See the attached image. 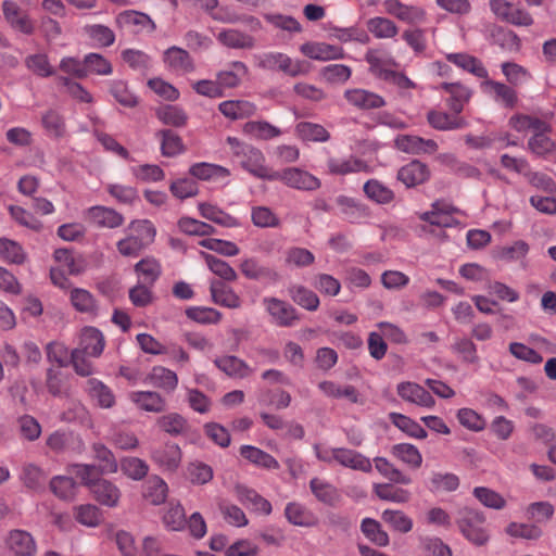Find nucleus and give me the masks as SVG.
Segmentation results:
<instances>
[{
    "instance_id": "17",
    "label": "nucleus",
    "mask_w": 556,
    "mask_h": 556,
    "mask_svg": "<svg viewBox=\"0 0 556 556\" xmlns=\"http://www.w3.org/2000/svg\"><path fill=\"white\" fill-rule=\"evenodd\" d=\"M552 130H538L527 142V149L538 157L549 159L556 155V140L549 137Z\"/></svg>"
},
{
    "instance_id": "8",
    "label": "nucleus",
    "mask_w": 556,
    "mask_h": 556,
    "mask_svg": "<svg viewBox=\"0 0 556 556\" xmlns=\"http://www.w3.org/2000/svg\"><path fill=\"white\" fill-rule=\"evenodd\" d=\"M431 177V170L426 163L413 160L400 167L396 179L407 188H415L426 184Z\"/></svg>"
},
{
    "instance_id": "30",
    "label": "nucleus",
    "mask_w": 556,
    "mask_h": 556,
    "mask_svg": "<svg viewBox=\"0 0 556 556\" xmlns=\"http://www.w3.org/2000/svg\"><path fill=\"white\" fill-rule=\"evenodd\" d=\"M218 110L225 117L236 121L254 115L256 106L245 100H227L219 103Z\"/></svg>"
},
{
    "instance_id": "61",
    "label": "nucleus",
    "mask_w": 556,
    "mask_h": 556,
    "mask_svg": "<svg viewBox=\"0 0 556 556\" xmlns=\"http://www.w3.org/2000/svg\"><path fill=\"white\" fill-rule=\"evenodd\" d=\"M50 489L61 500H72L76 493V482L66 476H56L50 481Z\"/></svg>"
},
{
    "instance_id": "39",
    "label": "nucleus",
    "mask_w": 556,
    "mask_h": 556,
    "mask_svg": "<svg viewBox=\"0 0 556 556\" xmlns=\"http://www.w3.org/2000/svg\"><path fill=\"white\" fill-rule=\"evenodd\" d=\"M295 135L303 141L326 142L330 139L329 131L323 125L311 122L296 124Z\"/></svg>"
},
{
    "instance_id": "36",
    "label": "nucleus",
    "mask_w": 556,
    "mask_h": 556,
    "mask_svg": "<svg viewBox=\"0 0 556 556\" xmlns=\"http://www.w3.org/2000/svg\"><path fill=\"white\" fill-rule=\"evenodd\" d=\"M167 484L157 476L150 477L143 484L142 495L152 505H161L167 497Z\"/></svg>"
},
{
    "instance_id": "18",
    "label": "nucleus",
    "mask_w": 556,
    "mask_h": 556,
    "mask_svg": "<svg viewBox=\"0 0 556 556\" xmlns=\"http://www.w3.org/2000/svg\"><path fill=\"white\" fill-rule=\"evenodd\" d=\"M2 11L5 20L12 28L30 35L34 33V24L27 14H22L18 5L11 0H4L2 2Z\"/></svg>"
},
{
    "instance_id": "2",
    "label": "nucleus",
    "mask_w": 556,
    "mask_h": 556,
    "mask_svg": "<svg viewBox=\"0 0 556 556\" xmlns=\"http://www.w3.org/2000/svg\"><path fill=\"white\" fill-rule=\"evenodd\" d=\"M232 155L238 159L240 165L256 178L270 180L273 172L265 165V156L263 152L251 146L240 141L236 137H228Z\"/></svg>"
},
{
    "instance_id": "45",
    "label": "nucleus",
    "mask_w": 556,
    "mask_h": 556,
    "mask_svg": "<svg viewBox=\"0 0 556 556\" xmlns=\"http://www.w3.org/2000/svg\"><path fill=\"white\" fill-rule=\"evenodd\" d=\"M509 125L518 132L538 130H552L551 124L532 115H515L510 117Z\"/></svg>"
},
{
    "instance_id": "25",
    "label": "nucleus",
    "mask_w": 556,
    "mask_h": 556,
    "mask_svg": "<svg viewBox=\"0 0 556 556\" xmlns=\"http://www.w3.org/2000/svg\"><path fill=\"white\" fill-rule=\"evenodd\" d=\"M163 61L167 67L177 73L186 74L194 70V64L189 52L176 46L165 50Z\"/></svg>"
},
{
    "instance_id": "20",
    "label": "nucleus",
    "mask_w": 556,
    "mask_h": 556,
    "mask_svg": "<svg viewBox=\"0 0 556 556\" xmlns=\"http://www.w3.org/2000/svg\"><path fill=\"white\" fill-rule=\"evenodd\" d=\"M130 401L141 410L162 413L166 409V400L155 391H134Z\"/></svg>"
},
{
    "instance_id": "12",
    "label": "nucleus",
    "mask_w": 556,
    "mask_h": 556,
    "mask_svg": "<svg viewBox=\"0 0 556 556\" xmlns=\"http://www.w3.org/2000/svg\"><path fill=\"white\" fill-rule=\"evenodd\" d=\"M105 341L102 332L94 327H85L79 334L78 346L75 350L87 353L90 357H99Z\"/></svg>"
},
{
    "instance_id": "9",
    "label": "nucleus",
    "mask_w": 556,
    "mask_h": 556,
    "mask_svg": "<svg viewBox=\"0 0 556 556\" xmlns=\"http://www.w3.org/2000/svg\"><path fill=\"white\" fill-rule=\"evenodd\" d=\"M397 150L408 154H431L438 151V143L432 139H424L414 135H399L394 139Z\"/></svg>"
},
{
    "instance_id": "14",
    "label": "nucleus",
    "mask_w": 556,
    "mask_h": 556,
    "mask_svg": "<svg viewBox=\"0 0 556 556\" xmlns=\"http://www.w3.org/2000/svg\"><path fill=\"white\" fill-rule=\"evenodd\" d=\"M344 98L351 105L359 110L379 109L386 104L381 96L361 88L345 90Z\"/></svg>"
},
{
    "instance_id": "5",
    "label": "nucleus",
    "mask_w": 556,
    "mask_h": 556,
    "mask_svg": "<svg viewBox=\"0 0 556 556\" xmlns=\"http://www.w3.org/2000/svg\"><path fill=\"white\" fill-rule=\"evenodd\" d=\"M256 66L266 71H280L285 74L296 77L304 74L302 63L293 61L290 56L281 52H265L255 55Z\"/></svg>"
},
{
    "instance_id": "10",
    "label": "nucleus",
    "mask_w": 556,
    "mask_h": 556,
    "mask_svg": "<svg viewBox=\"0 0 556 556\" xmlns=\"http://www.w3.org/2000/svg\"><path fill=\"white\" fill-rule=\"evenodd\" d=\"M116 23L121 27L130 28L134 33H153L156 28L151 17L139 11L126 10L116 16Z\"/></svg>"
},
{
    "instance_id": "29",
    "label": "nucleus",
    "mask_w": 556,
    "mask_h": 556,
    "mask_svg": "<svg viewBox=\"0 0 556 556\" xmlns=\"http://www.w3.org/2000/svg\"><path fill=\"white\" fill-rule=\"evenodd\" d=\"M248 73L249 68L243 62L233 61L229 64L228 68L216 74V79L223 90L225 88H236Z\"/></svg>"
},
{
    "instance_id": "43",
    "label": "nucleus",
    "mask_w": 556,
    "mask_h": 556,
    "mask_svg": "<svg viewBox=\"0 0 556 556\" xmlns=\"http://www.w3.org/2000/svg\"><path fill=\"white\" fill-rule=\"evenodd\" d=\"M368 199L378 204H389L394 200V192L377 179H369L363 186Z\"/></svg>"
},
{
    "instance_id": "47",
    "label": "nucleus",
    "mask_w": 556,
    "mask_h": 556,
    "mask_svg": "<svg viewBox=\"0 0 556 556\" xmlns=\"http://www.w3.org/2000/svg\"><path fill=\"white\" fill-rule=\"evenodd\" d=\"M156 425L161 430L174 437L184 434L189 429L187 419L177 413L161 416L157 418Z\"/></svg>"
},
{
    "instance_id": "3",
    "label": "nucleus",
    "mask_w": 556,
    "mask_h": 556,
    "mask_svg": "<svg viewBox=\"0 0 556 556\" xmlns=\"http://www.w3.org/2000/svg\"><path fill=\"white\" fill-rule=\"evenodd\" d=\"M456 525L460 533L476 546H483L490 540L485 527V516L482 511L464 507L457 513Z\"/></svg>"
},
{
    "instance_id": "60",
    "label": "nucleus",
    "mask_w": 556,
    "mask_h": 556,
    "mask_svg": "<svg viewBox=\"0 0 556 556\" xmlns=\"http://www.w3.org/2000/svg\"><path fill=\"white\" fill-rule=\"evenodd\" d=\"M178 228L189 236L206 237L215 233V228L212 225L191 217H181L178 220Z\"/></svg>"
},
{
    "instance_id": "44",
    "label": "nucleus",
    "mask_w": 556,
    "mask_h": 556,
    "mask_svg": "<svg viewBox=\"0 0 556 556\" xmlns=\"http://www.w3.org/2000/svg\"><path fill=\"white\" fill-rule=\"evenodd\" d=\"M288 292L294 303L307 311L314 312L319 306V298L317 294L304 286H291Z\"/></svg>"
},
{
    "instance_id": "56",
    "label": "nucleus",
    "mask_w": 556,
    "mask_h": 556,
    "mask_svg": "<svg viewBox=\"0 0 556 556\" xmlns=\"http://www.w3.org/2000/svg\"><path fill=\"white\" fill-rule=\"evenodd\" d=\"M201 255L210 270L216 276L225 281H235L237 279L236 270L227 262L205 252H201Z\"/></svg>"
},
{
    "instance_id": "22",
    "label": "nucleus",
    "mask_w": 556,
    "mask_h": 556,
    "mask_svg": "<svg viewBox=\"0 0 556 556\" xmlns=\"http://www.w3.org/2000/svg\"><path fill=\"white\" fill-rule=\"evenodd\" d=\"M397 394L407 402L424 407L434 405L433 396L421 386L414 382H402L397 386Z\"/></svg>"
},
{
    "instance_id": "31",
    "label": "nucleus",
    "mask_w": 556,
    "mask_h": 556,
    "mask_svg": "<svg viewBox=\"0 0 556 556\" xmlns=\"http://www.w3.org/2000/svg\"><path fill=\"white\" fill-rule=\"evenodd\" d=\"M427 121L431 127L437 130L463 129L468 126V122L462 116H453L445 112L429 111Z\"/></svg>"
},
{
    "instance_id": "38",
    "label": "nucleus",
    "mask_w": 556,
    "mask_h": 556,
    "mask_svg": "<svg viewBox=\"0 0 556 556\" xmlns=\"http://www.w3.org/2000/svg\"><path fill=\"white\" fill-rule=\"evenodd\" d=\"M287 520L299 527H313L316 525L314 515L300 503H288L285 508Z\"/></svg>"
},
{
    "instance_id": "6",
    "label": "nucleus",
    "mask_w": 556,
    "mask_h": 556,
    "mask_svg": "<svg viewBox=\"0 0 556 556\" xmlns=\"http://www.w3.org/2000/svg\"><path fill=\"white\" fill-rule=\"evenodd\" d=\"M262 303L278 327H293L300 319L296 309L288 302L275 296H265Z\"/></svg>"
},
{
    "instance_id": "41",
    "label": "nucleus",
    "mask_w": 556,
    "mask_h": 556,
    "mask_svg": "<svg viewBox=\"0 0 556 556\" xmlns=\"http://www.w3.org/2000/svg\"><path fill=\"white\" fill-rule=\"evenodd\" d=\"M447 61L455 64L456 66L468 71L479 78H485L488 71L477 58L467 53H451L446 56Z\"/></svg>"
},
{
    "instance_id": "42",
    "label": "nucleus",
    "mask_w": 556,
    "mask_h": 556,
    "mask_svg": "<svg viewBox=\"0 0 556 556\" xmlns=\"http://www.w3.org/2000/svg\"><path fill=\"white\" fill-rule=\"evenodd\" d=\"M367 29L378 39H391L399 34L396 24L387 17H371L366 23Z\"/></svg>"
},
{
    "instance_id": "58",
    "label": "nucleus",
    "mask_w": 556,
    "mask_h": 556,
    "mask_svg": "<svg viewBox=\"0 0 556 556\" xmlns=\"http://www.w3.org/2000/svg\"><path fill=\"white\" fill-rule=\"evenodd\" d=\"M376 495L383 501L393 503H406L410 498V493L402 488H396L390 483L375 484L374 486Z\"/></svg>"
},
{
    "instance_id": "50",
    "label": "nucleus",
    "mask_w": 556,
    "mask_h": 556,
    "mask_svg": "<svg viewBox=\"0 0 556 556\" xmlns=\"http://www.w3.org/2000/svg\"><path fill=\"white\" fill-rule=\"evenodd\" d=\"M93 458L99 463L96 465L102 473H114L118 469V464L113 453L103 444L94 443L91 446Z\"/></svg>"
},
{
    "instance_id": "23",
    "label": "nucleus",
    "mask_w": 556,
    "mask_h": 556,
    "mask_svg": "<svg viewBox=\"0 0 556 556\" xmlns=\"http://www.w3.org/2000/svg\"><path fill=\"white\" fill-rule=\"evenodd\" d=\"M241 273L252 280H264L268 282H277L280 279V275L270 267L263 266L256 258H245L240 264Z\"/></svg>"
},
{
    "instance_id": "48",
    "label": "nucleus",
    "mask_w": 556,
    "mask_h": 556,
    "mask_svg": "<svg viewBox=\"0 0 556 556\" xmlns=\"http://www.w3.org/2000/svg\"><path fill=\"white\" fill-rule=\"evenodd\" d=\"M41 125L50 137L62 138L66 134L64 117L55 110H48L42 113Z\"/></svg>"
},
{
    "instance_id": "62",
    "label": "nucleus",
    "mask_w": 556,
    "mask_h": 556,
    "mask_svg": "<svg viewBox=\"0 0 556 556\" xmlns=\"http://www.w3.org/2000/svg\"><path fill=\"white\" fill-rule=\"evenodd\" d=\"M390 418L399 429L406 432L410 437L417 439L427 438V431L419 424H417L409 417L397 413H391Z\"/></svg>"
},
{
    "instance_id": "26",
    "label": "nucleus",
    "mask_w": 556,
    "mask_h": 556,
    "mask_svg": "<svg viewBox=\"0 0 556 556\" xmlns=\"http://www.w3.org/2000/svg\"><path fill=\"white\" fill-rule=\"evenodd\" d=\"M90 492L98 503L108 507H116L122 495L118 486L106 479L93 483Z\"/></svg>"
},
{
    "instance_id": "34",
    "label": "nucleus",
    "mask_w": 556,
    "mask_h": 556,
    "mask_svg": "<svg viewBox=\"0 0 556 556\" xmlns=\"http://www.w3.org/2000/svg\"><path fill=\"white\" fill-rule=\"evenodd\" d=\"M365 60L369 64V72L382 80L391 73L390 66L395 65L393 59L383 56L380 51L375 49H369L366 52Z\"/></svg>"
},
{
    "instance_id": "63",
    "label": "nucleus",
    "mask_w": 556,
    "mask_h": 556,
    "mask_svg": "<svg viewBox=\"0 0 556 556\" xmlns=\"http://www.w3.org/2000/svg\"><path fill=\"white\" fill-rule=\"evenodd\" d=\"M392 454L414 468L420 467L422 463L421 454L418 448L412 444H396L392 447Z\"/></svg>"
},
{
    "instance_id": "37",
    "label": "nucleus",
    "mask_w": 556,
    "mask_h": 556,
    "mask_svg": "<svg viewBox=\"0 0 556 556\" xmlns=\"http://www.w3.org/2000/svg\"><path fill=\"white\" fill-rule=\"evenodd\" d=\"M240 455L258 467L265 469L279 468V463L270 454L258 447L252 445H242L240 447Z\"/></svg>"
},
{
    "instance_id": "24",
    "label": "nucleus",
    "mask_w": 556,
    "mask_h": 556,
    "mask_svg": "<svg viewBox=\"0 0 556 556\" xmlns=\"http://www.w3.org/2000/svg\"><path fill=\"white\" fill-rule=\"evenodd\" d=\"M217 40L225 47L230 49L251 50L256 46L253 36L241 31L237 28H228L217 34Z\"/></svg>"
},
{
    "instance_id": "15",
    "label": "nucleus",
    "mask_w": 556,
    "mask_h": 556,
    "mask_svg": "<svg viewBox=\"0 0 556 556\" xmlns=\"http://www.w3.org/2000/svg\"><path fill=\"white\" fill-rule=\"evenodd\" d=\"M336 203L340 210V213L350 223H358L359 220L368 218L371 215L370 208L354 198L339 195L336 198Z\"/></svg>"
},
{
    "instance_id": "59",
    "label": "nucleus",
    "mask_w": 556,
    "mask_h": 556,
    "mask_svg": "<svg viewBox=\"0 0 556 556\" xmlns=\"http://www.w3.org/2000/svg\"><path fill=\"white\" fill-rule=\"evenodd\" d=\"M161 137L162 154L167 157L175 156L184 151L181 138L170 129H162L157 132Z\"/></svg>"
},
{
    "instance_id": "57",
    "label": "nucleus",
    "mask_w": 556,
    "mask_h": 556,
    "mask_svg": "<svg viewBox=\"0 0 556 556\" xmlns=\"http://www.w3.org/2000/svg\"><path fill=\"white\" fill-rule=\"evenodd\" d=\"M0 256L12 264L21 265L26 260V253L22 245L7 238H0Z\"/></svg>"
},
{
    "instance_id": "11",
    "label": "nucleus",
    "mask_w": 556,
    "mask_h": 556,
    "mask_svg": "<svg viewBox=\"0 0 556 556\" xmlns=\"http://www.w3.org/2000/svg\"><path fill=\"white\" fill-rule=\"evenodd\" d=\"M8 549L15 556H34L37 545L33 535L24 530H12L5 539Z\"/></svg>"
},
{
    "instance_id": "7",
    "label": "nucleus",
    "mask_w": 556,
    "mask_h": 556,
    "mask_svg": "<svg viewBox=\"0 0 556 556\" xmlns=\"http://www.w3.org/2000/svg\"><path fill=\"white\" fill-rule=\"evenodd\" d=\"M383 8L387 14L409 25L422 24L427 18L426 11L421 7L408 5L400 0H386Z\"/></svg>"
},
{
    "instance_id": "46",
    "label": "nucleus",
    "mask_w": 556,
    "mask_h": 556,
    "mask_svg": "<svg viewBox=\"0 0 556 556\" xmlns=\"http://www.w3.org/2000/svg\"><path fill=\"white\" fill-rule=\"evenodd\" d=\"M309 488L316 498L327 505H334L340 500L337 488L323 479L313 478Z\"/></svg>"
},
{
    "instance_id": "13",
    "label": "nucleus",
    "mask_w": 556,
    "mask_h": 556,
    "mask_svg": "<svg viewBox=\"0 0 556 556\" xmlns=\"http://www.w3.org/2000/svg\"><path fill=\"white\" fill-rule=\"evenodd\" d=\"M151 458L163 470L175 471L181 462V451L177 444L166 443L154 448Z\"/></svg>"
},
{
    "instance_id": "21",
    "label": "nucleus",
    "mask_w": 556,
    "mask_h": 556,
    "mask_svg": "<svg viewBox=\"0 0 556 556\" xmlns=\"http://www.w3.org/2000/svg\"><path fill=\"white\" fill-rule=\"evenodd\" d=\"M210 292L215 304L228 307L239 308L241 299L235 290L222 280L214 279L210 283Z\"/></svg>"
},
{
    "instance_id": "35",
    "label": "nucleus",
    "mask_w": 556,
    "mask_h": 556,
    "mask_svg": "<svg viewBox=\"0 0 556 556\" xmlns=\"http://www.w3.org/2000/svg\"><path fill=\"white\" fill-rule=\"evenodd\" d=\"M214 363L218 369L224 371L229 377L244 378L252 372V369L244 361L233 355L218 357L214 361Z\"/></svg>"
},
{
    "instance_id": "54",
    "label": "nucleus",
    "mask_w": 556,
    "mask_h": 556,
    "mask_svg": "<svg viewBox=\"0 0 556 556\" xmlns=\"http://www.w3.org/2000/svg\"><path fill=\"white\" fill-rule=\"evenodd\" d=\"M157 118L165 125L182 127L186 125L188 115L176 105L166 104L156 111Z\"/></svg>"
},
{
    "instance_id": "1",
    "label": "nucleus",
    "mask_w": 556,
    "mask_h": 556,
    "mask_svg": "<svg viewBox=\"0 0 556 556\" xmlns=\"http://www.w3.org/2000/svg\"><path fill=\"white\" fill-rule=\"evenodd\" d=\"M124 232L125 237L116 242V249L125 257H138L156 236V229L149 219L131 220Z\"/></svg>"
},
{
    "instance_id": "4",
    "label": "nucleus",
    "mask_w": 556,
    "mask_h": 556,
    "mask_svg": "<svg viewBox=\"0 0 556 556\" xmlns=\"http://www.w3.org/2000/svg\"><path fill=\"white\" fill-rule=\"evenodd\" d=\"M274 180H279L289 188L302 191H314L321 186L319 178L299 167H288L280 172L274 170L270 181Z\"/></svg>"
},
{
    "instance_id": "28",
    "label": "nucleus",
    "mask_w": 556,
    "mask_h": 556,
    "mask_svg": "<svg viewBox=\"0 0 556 556\" xmlns=\"http://www.w3.org/2000/svg\"><path fill=\"white\" fill-rule=\"evenodd\" d=\"M89 220L98 226L105 228H117L124 224V216L113 208L105 206H93L88 210Z\"/></svg>"
},
{
    "instance_id": "27",
    "label": "nucleus",
    "mask_w": 556,
    "mask_h": 556,
    "mask_svg": "<svg viewBox=\"0 0 556 556\" xmlns=\"http://www.w3.org/2000/svg\"><path fill=\"white\" fill-rule=\"evenodd\" d=\"M336 462L346 468L370 472L372 469L371 462L355 450L345 447H337Z\"/></svg>"
},
{
    "instance_id": "49",
    "label": "nucleus",
    "mask_w": 556,
    "mask_h": 556,
    "mask_svg": "<svg viewBox=\"0 0 556 556\" xmlns=\"http://www.w3.org/2000/svg\"><path fill=\"white\" fill-rule=\"evenodd\" d=\"M361 531L377 546L384 547L390 543L388 533L382 529L380 522L372 518H365L362 520Z\"/></svg>"
},
{
    "instance_id": "55",
    "label": "nucleus",
    "mask_w": 556,
    "mask_h": 556,
    "mask_svg": "<svg viewBox=\"0 0 556 556\" xmlns=\"http://www.w3.org/2000/svg\"><path fill=\"white\" fill-rule=\"evenodd\" d=\"M381 518L396 532L407 533L413 529V519L402 510L386 509Z\"/></svg>"
},
{
    "instance_id": "52",
    "label": "nucleus",
    "mask_w": 556,
    "mask_h": 556,
    "mask_svg": "<svg viewBox=\"0 0 556 556\" xmlns=\"http://www.w3.org/2000/svg\"><path fill=\"white\" fill-rule=\"evenodd\" d=\"M87 390L90 396L103 408H110L115 403V397L109 387L97 379L87 381Z\"/></svg>"
},
{
    "instance_id": "32",
    "label": "nucleus",
    "mask_w": 556,
    "mask_h": 556,
    "mask_svg": "<svg viewBox=\"0 0 556 556\" xmlns=\"http://www.w3.org/2000/svg\"><path fill=\"white\" fill-rule=\"evenodd\" d=\"M146 382L155 388L162 389L167 393H172L178 384L177 375L165 367L155 366L146 378Z\"/></svg>"
},
{
    "instance_id": "51",
    "label": "nucleus",
    "mask_w": 556,
    "mask_h": 556,
    "mask_svg": "<svg viewBox=\"0 0 556 556\" xmlns=\"http://www.w3.org/2000/svg\"><path fill=\"white\" fill-rule=\"evenodd\" d=\"M189 174L200 180L225 178L230 175L228 168L211 163H195L189 168Z\"/></svg>"
},
{
    "instance_id": "64",
    "label": "nucleus",
    "mask_w": 556,
    "mask_h": 556,
    "mask_svg": "<svg viewBox=\"0 0 556 556\" xmlns=\"http://www.w3.org/2000/svg\"><path fill=\"white\" fill-rule=\"evenodd\" d=\"M169 190L175 198L185 200L195 197L199 193V186L191 178H179L172 181Z\"/></svg>"
},
{
    "instance_id": "16",
    "label": "nucleus",
    "mask_w": 556,
    "mask_h": 556,
    "mask_svg": "<svg viewBox=\"0 0 556 556\" xmlns=\"http://www.w3.org/2000/svg\"><path fill=\"white\" fill-rule=\"evenodd\" d=\"M328 173L337 176H344L349 174H355L361 172H368L369 166L365 161L349 156L346 159L329 156L327 159Z\"/></svg>"
},
{
    "instance_id": "40",
    "label": "nucleus",
    "mask_w": 556,
    "mask_h": 556,
    "mask_svg": "<svg viewBox=\"0 0 556 556\" xmlns=\"http://www.w3.org/2000/svg\"><path fill=\"white\" fill-rule=\"evenodd\" d=\"M243 132L257 140H269L281 135V130L266 121H250L243 125Z\"/></svg>"
},
{
    "instance_id": "19",
    "label": "nucleus",
    "mask_w": 556,
    "mask_h": 556,
    "mask_svg": "<svg viewBox=\"0 0 556 556\" xmlns=\"http://www.w3.org/2000/svg\"><path fill=\"white\" fill-rule=\"evenodd\" d=\"M301 52L313 60L329 61L339 60L344 56V51L339 46L326 42H308L301 46Z\"/></svg>"
},
{
    "instance_id": "33",
    "label": "nucleus",
    "mask_w": 556,
    "mask_h": 556,
    "mask_svg": "<svg viewBox=\"0 0 556 556\" xmlns=\"http://www.w3.org/2000/svg\"><path fill=\"white\" fill-rule=\"evenodd\" d=\"M198 208L203 218L208 219L219 226L227 227V228H232V227L239 226V222L236 217L224 212L222 208H219L216 205H213V204L206 203V202H202V203H199Z\"/></svg>"
},
{
    "instance_id": "53",
    "label": "nucleus",
    "mask_w": 556,
    "mask_h": 556,
    "mask_svg": "<svg viewBox=\"0 0 556 556\" xmlns=\"http://www.w3.org/2000/svg\"><path fill=\"white\" fill-rule=\"evenodd\" d=\"M135 271L142 278L147 285H153L161 276L162 269L160 263L152 256L139 261L135 265Z\"/></svg>"
}]
</instances>
